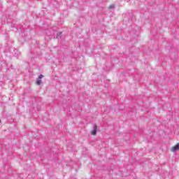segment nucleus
<instances>
[{
  "instance_id": "obj_4",
  "label": "nucleus",
  "mask_w": 179,
  "mask_h": 179,
  "mask_svg": "<svg viewBox=\"0 0 179 179\" xmlns=\"http://www.w3.org/2000/svg\"><path fill=\"white\" fill-rule=\"evenodd\" d=\"M41 82H42L41 80H40V79L37 80L36 85H41Z\"/></svg>"
},
{
  "instance_id": "obj_1",
  "label": "nucleus",
  "mask_w": 179,
  "mask_h": 179,
  "mask_svg": "<svg viewBox=\"0 0 179 179\" xmlns=\"http://www.w3.org/2000/svg\"><path fill=\"white\" fill-rule=\"evenodd\" d=\"M178 149H179V143H178L177 145H176L171 148V152H177Z\"/></svg>"
},
{
  "instance_id": "obj_2",
  "label": "nucleus",
  "mask_w": 179,
  "mask_h": 179,
  "mask_svg": "<svg viewBox=\"0 0 179 179\" xmlns=\"http://www.w3.org/2000/svg\"><path fill=\"white\" fill-rule=\"evenodd\" d=\"M97 134V126H94V129L92 131V135H96Z\"/></svg>"
},
{
  "instance_id": "obj_6",
  "label": "nucleus",
  "mask_w": 179,
  "mask_h": 179,
  "mask_svg": "<svg viewBox=\"0 0 179 179\" xmlns=\"http://www.w3.org/2000/svg\"><path fill=\"white\" fill-rule=\"evenodd\" d=\"M43 77H44V76H43V74H41V75L38 76V79H39V80H41V79H43Z\"/></svg>"
},
{
  "instance_id": "obj_5",
  "label": "nucleus",
  "mask_w": 179,
  "mask_h": 179,
  "mask_svg": "<svg viewBox=\"0 0 179 179\" xmlns=\"http://www.w3.org/2000/svg\"><path fill=\"white\" fill-rule=\"evenodd\" d=\"M114 8H115V6L113 4L109 6V9H114Z\"/></svg>"
},
{
  "instance_id": "obj_7",
  "label": "nucleus",
  "mask_w": 179,
  "mask_h": 179,
  "mask_svg": "<svg viewBox=\"0 0 179 179\" xmlns=\"http://www.w3.org/2000/svg\"><path fill=\"white\" fill-rule=\"evenodd\" d=\"M0 122H1V120H0Z\"/></svg>"
},
{
  "instance_id": "obj_3",
  "label": "nucleus",
  "mask_w": 179,
  "mask_h": 179,
  "mask_svg": "<svg viewBox=\"0 0 179 179\" xmlns=\"http://www.w3.org/2000/svg\"><path fill=\"white\" fill-rule=\"evenodd\" d=\"M62 36V32H59L57 34V38L59 39L61 38V36Z\"/></svg>"
}]
</instances>
